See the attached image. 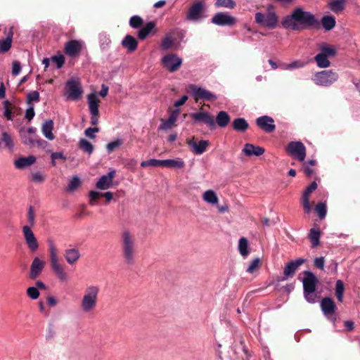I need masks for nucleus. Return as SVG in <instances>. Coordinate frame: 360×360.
<instances>
[{"label":"nucleus","mask_w":360,"mask_h":360,"mask_svg":"<svg viewBox=\"0 0 360 360\" xmlns=\"http://www.w3.org/2000/svg\"><path fill=\"white\" fill-rule=\"evenodd\" d=\"M281 25L285 29L292 31L320 28V21L316 16L301 7L295 8L290 14L284 16Z\"/></svg>","instance_id":"1"},{"label":"nucleus","mask_w":360,"mask_h":360,"mask_svg":"<svg viewBox=\"0 0 360 360\" xmlns=\"http://www.w3.org/2000/svg\"><path fill=\"white\" fill-rule=\"evenodd\" d=\"M302 279L303 285V294L304 299L309 303L314 304L316 302V286L319 283L316 275L311 271H304Z\"/></svg>","instance_id":"2"},{"label":"nucleus","mask_w":360,"mask_h":360,"mask_svg":"<svg viewBox=\"0 0 360 360\" xmlns=\"http://www.w3.org/2000/svg\"><path fill=\"white\" fill-rule=\"evenodd\" d=\"M122 252L124 262L129 265L134 263L136 255V240L132 233L124 230L121 234Z\"/></svg>","instance_id":"3"},{"label":"nucleus","mask_w":360,"mask_h":360,"mask_svg":"<svg viewBox=\"0 0 360 360\" xmlns=\"http://www.w3.org/2000/svg\"><path fill=\"white\" fill-rule=\"evenodd\" d=\"M99 292L100 288L96 285H89L86 287L80 302L84 312L89 313L96 309Z\"/></svg>","instance_id":"4"},{"label":"nucleus","mask_w":360,"mask_h":360,"mask_svg":"<svg viewBox=\"0 0 360 360\" xmlns=\"http://www.w3.org/2000/svg\"><path fill=\"white\" fill-rule=\"evenodd\" d=\"M337 53V48L327 43L323 42L319 45V53L314 56V60L320 68L330 67V58H333Z\"/></svg>","instance_id":"5"},{"label":"nucleus","mask_w":360,"mask_h":360,"mask_svg":"<svg viewBox=\"0 0 360 360\" xmlns=\"http://www.w3.org/2000/svg\"><path fill=\"white\" fill-rule=\"evenodd\" d=\"M255 21L259 25L270 30L275 29L278 24V17L272 6H269L266 13L257 12L255 15Z\"/></svg>","instance_id":"6"},{"label":"nucleus","mask_w":360,"mask_h":360,"mask_svg":"<svg viewBox=\"0 0 360 360\" xmlns=\"http://www.w3.org/2000/svg\"><path fill=\"white\" fill-rule=\"evenodd\" d=\"M49 248L50 252V262L51 266L58 277L62 282H66L68 280L67 273L65 271L63 267L58 262L56 247L52 241L49 243Z\"/></svg>","instance_id":"7"},{"label":"nucleus","mask_w":360,"mask_h":360,"mask_svg":"<svg viewBox=\"0 0 360 360\" xmlns=\"http://www.w3.org/2000/svg\"><path fill=\"white\" fill-rule=\"evenodd\" d=\"M339 78L337 72L332 70H326L314 73L311 80L319 86L328 87L334 84Z\"/></svg>","instance_id":"8"},{"label":"nucleus","mask_w":360,"mask_h":360,"mask_svg":"<svg viewBox=\"0 0 360 360\" xmlns=\"http://www.w3.org/2000/svg\"><path fill=\"white\" fill-rule=\"evenodd\" d=\"M83 94V90L79 83L74 79H70L65 83V91L64 96L66 100L77 101Z\"/></svg>","instance_id":"9"},{"label":"nucleus","mask_w":360,"mask_h":360,"mask_svg":"<svg viewBox=\"0 0 360 360\" xmlns=\"http://www.w3.org/2000/svg\"><path fill=\"white\" fill-rule=\"evenodd\" d=\"M320 306L323 315L329 321L335 323L336 321L335 313L337 310V306L333 299L328 297L323 298Z\"/></svg>","instance_id":"10"},{"label":"nucleus","mask_w":360,"mask_h":360,"mask_svg":"<svg viewBox=\"0 0 360 360\" xmlns=\"http://www.w3.org/2000/svg\"><path fill=\"white\" fill-rule=\"evenodd\" d=\"M287 153L298 161L302 162L306 157V148L301 141H291L288 144Z\"/></svg>","instance_id":"11"},{"label":"nucleus","mask_w":360,"mask_h":360,"mask_svg":"<svg viewBox=\"0 0 360 360\" xmlns=\"http://www.w3.org/2000/svg\"><path fill=\"white\" fill-rule=\"evenodd\" d=\"M162 63L164 67L171 72L176 71L182 64V58L176 54L169 53L162 58Z\"/></svg>","instance_id":"12"},{"label":"nucleus","mask_w":360,"mask_h":360,"mask_svg":"<svg viewBox=\"0 0 360 360\" xmlns=\"http://www.w3.org/2000/svg\"><path fill=\"white\" fill-rule=\"evenodd\" d=\"M191 95L195 99H202L204 101H212L217 99V96L211 91L195 85L190 86Z\"/></svg>","instance_id":"13"},{"label":"nucleus","mask_w":360,"mask_h":360,"mask_svg":"<svg viewBox=\"0 0 360 360\" xmlns=\"http://www.w3.org/2000/svg\"><path fill=\"white\" fill-rule=\"evenodd\" d=\"M306 262V259L298 258L295 260H291L285 265L283 269V276L281 281H284L294 276L298 268Z\"/></svg>","instance_id":"14"},{"label":"nucleus","mask_w":360,"mask_h":360,"mask_svg":"<svg viewBox=\"0 0 360 360\" xmlns=\"http://www.w3.org/2000/svg\"><path fill=\"white\" fill-rule=\"evenodd\" d=\"M84 46V42L82 40H70L64 47V51L66 55L70 57H76L82 51Z\"/></svg>","instance_id":"15"},{"label":"nucleus","mask_w":360,"mask_h":360,"mask_svg":"<svg viewBox=\"0 0 360 360\" xmlns=\"http://www.w3.org/2000/svg\"><path fill=\"white\" fill-rule=\"evenodd\" d=\"M191 116L194 122L205 124L211 129L215 128V120L208 112L199 111L192 113Z\"/></svg>","instance_id":"16"},{"label":"nucleus","mask_w":360,"mask_h":360,"mask_svg":"<svg viewBox=\"0 0 360 360\" xmlns=\"http://www.w3.org/2000/svg\"><path fill=\"white\" fill-rule=\"evenodd\" d=\"M212 23L218 26H232L236 20L234 17L226 13H217L211 19Z\"/></svg>","instance_id":"17"},{"label":"nucleus","mask_w":360,"mask_h":360,"mask_svg":"<svg viewBox=\"0 0 360 360\" xmlns=\"http://www.w3.org/2000/svg\"><path fill=\"white\" fill-rule=\"evenodd\" d=\"M22 233L30 250L31 252L37 251L39 248V243L31 227L27 225L24 226L22 227Z\"/></svg>","instance_id":"18"},{"label":"nucleus","mask_w":360,"mask_h":360,"mask_svg":"<svg viewBox=\"0 0 360 360\" xmlns=\"http://www.w3.org/2000/svg\"><path fill=\"white\" fill-rule=\"evenodd\" d=\"M203 6V4L200 1L194 2L187 12L186 20L193 22L199 21L202 17Z\"/></svg>","instance_id":"19"},{"label":"nucleus","mask_w":360,"mask_h":360,"mask_svg":"<svg viewBox=\"0 0 360 360\" xmlns=\"http://www.w3.org/2000/svg\"><path fill=\"white\" fill-rule=\"evenodd\" d=\"M256 124L260 129L267 133H271L276 129L274 119L268 115L258 117L256 120Z\"/></svg>","instance_id":"20"},{"label":"nucleus","mask_w":360,"mask_h":360,"mask_svg":"<svg viewBox=\"0 0 360 360\" xmlns=\"http://www.w3.org/2000/svg\"><path fill=\"white\" fill-rule=\"evenodd\" d=\"M44 266L45 262L44 260L37 257H34L30 265V278L31 279H36L39 277Z\"/></svg>","instance_id":"21"},{"label":"nucleus","mask_w":360,"mask_h":360,"mask_svg":"<svg viewBox=\"0 0 360 360\" xmlns=\"http://www.w3.org/2000/svg\"><path fill=\"white\" fill-rule=\"evenodd\" d=\"M115 175V170H110L107 174L103 175L96 183V188L101 190H106L110 188L112 179Z\"/></svg>","instance_id":"22"},{"label":"nucleus","mask_w":360,"mask_h":360,"mask_svg":"<svg viewBox=\"0 0 360 360\" xmlns=\"http://www.w3.org/2000/svg\"><path fill=\"white\" fill-rule=\"evenodd\" d=\"M187 143L191 148L193 153L195 155H201L206 150V148L209 145V141L207 140L196 141L193 139L188 140Z\"/></svg>","instance_id":"23"},{"label":"nucleus","mask_w":360,"mask_h":360,"mask_svg":"<svg viewBox=\"0 0 360 360\" xmlns=\"http://www.w3.org/2000/svg\"><path fill=\"white\" fill-rule=\"evenodd\" d=\"M179 111L180 110L178 108L172 110L167 120H162V124L160 125L159 129L166 131L172 129L175 125Z\"/></svg>","instance_id":"24"},{"label":"nucleus","mask_w":360,"mask_h":360,"mask_svg":"<svg viewBox=\"0 0 360 360\" xmlns=\"http://www.w3.org/2000/svg\"><path fill=\"white\" fill-rule=\"evenodd\" d=\"M98 99L96 93L92 92L87 96V103L91 115H98Z\"/></svg>","instance_id":"25"},{"label":"nucleus","mask_w":360,"mask_h":360,"mask_svg":"<svg viewBox=\"0 0 360 360\" xmlns=\"http://www.w3.org/2000/svg\"><path fill=\"white\" fill-rule=\"evenodd\" d=\"M265 150L260 146H255L251 143H245L243 149V152L246 156L250 157L252 155L260 156L264 154Z\"/></svg>","instance_id":"26"},{"label":"nucleus","mask_w":360,"mask_h":360,"mask_svg":"<svg viewBox=\"0 0 360 360\" xmlns=\"http://www.w3.org/2000/svg\"><path fill=\"white\" fill-rule=\"evenodd\" d=\"M35 161L36 158L33 155L22 157L15 160L14 165L17 169H23L33 165Z\"/></svg>","instance_id":"27"},{"label":"nucleus","mask_w":360,"mask_h":360,"mask_svg":"<svg viewBox=\"0 0 360 360\" xmlns=\"http://www.w3.org/2000/svg\"><path fill=\"white\" fill-rule=\"evenodd\" d=\"M80 256L81 255L77 248H68L64 252V257L70 265L74 264L79 259Z\"/></svg>","instance_id":"28"},{"label":"nucleus","mask_w":360,"mask_h":360,"mask_svg":"<svg viewBox=\"0 0 360 360\" xmlns=\"http://www.w3.org/2000/svg\"><path fill=\"white\" fill-rule=\"evenodd\" d=\"M13 37V27H11L7 32L6 38L0 41V53H6L10 50L11 47Z\"/></svg>","instance_id":"29"},{"label":"nucleus","mask_w":360,"mask_h":360,"mask_svg":"<svg viewBox=\"0 0 360 360\" xmlns=\"http://www.w3.org/2000/svg\"><path fill=\"white\" fill-rule=\"evenodd\" d=\"M53 122L52 120H46L44 122L41 127L43 135L49 140L52 141L55 139L53 134Z\"/></svg>","instance_id":"30"},{"label":"nucleus","mask_w":360,"mask_h":360,"mask_svg":"<svg viewBox=\"0 0 360 360\" xmlns=\"http://www.w3.org/2000/svg\"><path fill=\"white\" fill-rule=\"evenodd\" d=\"M121 44L129 52H134L137 49L138 45L136 39L129 34L124 37Z\"/></svg>","instance_id":"31"},{"label":"nucleus","mask_w":360,"mask_h":360,"mask_svg":"<svg viewBox=\"0 0 360 360\" xmlns=\"http://www.w3.org/2000/svg\"><path fill=\"white\" fill-rule=\"evenodd\" d=\"M162 167L174 169H181L184 167L185 163L181 158L162 160Z\"/></svg>","instance_id":"32"},{"label":"nucleus","mask_w":360,"mask_h":360,"mask_svg":"<svg viewBox=\"0 0 360 360\" xmlns=\"http://www.w3.org/2000/svg\"><path fill=\"white\" fill-rule=\"evenodd\" d=\"M99 45L103 52L108 51L111 44L110 35L106 32H101L98 36Z\"/></svg>","instance_id":"33"},{"label":"nucleus","mask_w":360,"mask_h":360,"mask_svg":"<svg viewBox=\"0 0 360 360\" xmlns=\"http://www.w3.org/2000/svg\"><path fill=\"white\" fill-rule=\"evenodd\" d=\"M335 24V18L332 15H324L320 21V25H321L326 31H330L333 29Z\"/></svg>","instance_id":"34"},{"label":"nucleus","mask_w":360,"mask_h":360,"mask_svg":"<svg viewBox=\"0 0 360 360\" xmlns=\"http://www.w3.org/2000/svg\"><path fill=\"white\" fill-rule=\"evenodd\" d=\"M249 127V124L243 117H238L233 121V128L234 130L239 132L245 131Z\"/></svg>","instance_id":"35"},{"label":"nucleus","mask_w":360,"mask_h":360,"mask_svg":"<svg viewBox=\"0 0 360 360\" xmlns=\"http://www.w3.org/2000/svg\"><path fill=\"white\" fill-rule=\"evenodd\" d=\"M345 0H331L328 3V8L335 13L342 11L345 8Z\"/></svg>","instance_id":"36"},{"label":"nucleus","mask_w":360,"mask_h":360,"mask_svg":"<svg viewBox=\"0 0 360 360\" xmlns=\"http://www.w3.org/2000/svg\"><path fill=\"white\" fill-rule=\"evenodd\" d=\"M230 116L226 111H219L216 117V121L217 124L220 127H226L230 122Z\"/></svg>","instance_id":"37"},{"label":"nucleus","mask_w":360,"mask_h":360,"mask_svg":"<svg viewBox=\"0 0 360 360\" xmlns=\"http://www.w3.org/2000/svg\"><path fill=\"white\" fill-rule=\"evenodd\" d=\"M1 143H3L4 147L9 150H12L14 148L13 140L11 134L6 131L1 132Z\"/></svg>","instance_id":"38"},{"label":"nucleus","mask_w":360,"mask_h":360,"mask_svg":"<svg viewBox=\"0 0 360 360\" xmlns=\"http://www.w3.org/2000/svg\"><path fill=\"white\" fill-rule=\"evenodd\" d=\"M321 232L319 229L311 228L309 233V238L312 248H316L320 243Z\"/></svg>","instance_id":"39"},{"label":"nucleus","mask_w":360,"mask_h":360,"mask_svg":"<svg viewBox=\"0 0 360 360\" xmlns=\"http://www.w3.org/2000/svg\"><path fill=\"white\" fill-rule=\"evenodd\" d=\"M202 200L212 205H216L219 201L216 193L212 190L206 191L202 195Z\"/></svg>","instance_id":"40"},{"label":"nucleus","mask_w":360,"mask_h":360,"mask_svg":"<svg viewBox=\"0 0 360 360\" xmlns=\"http://www.w3.org/2000/svg\"><path fill=\"white\" fill-rule=\"evenodd\" d=\"M155 27V24L153 22H148L143 27L140 29L138 32V37L141 39H145L153 29Z\"/></svg>","instance_id":"41"},{"label":"nucleus","mask_w":360,"mask_h":360,"mask_svg":"<svg viewBox=\"0 0 360 360\" xmlns=\"http://www.w3.org/2000/svg\"><path fill=\"white\" fill-rule=\"evenodd\" d=\"M238 250L243 257H246L249 255L248 241L245 238L243 237L239 240Z\"/></svg>","instance_id":"42"},{"label":"nucleus","mask_w":360,"mask_h":360,"mask_svg":"<svg viewBox=\"0 0 360 360\" xmlns=\"http://www.w3.org/2000/svg\"><path fill=\"white\" fill-rule=\"evenodd\" d=\"M79 147L84 152L91 155L94 151V146L85 139H81L79 142Z\"/></svg>","instance_id":"43"},{"label":"nucleus","mask_w":360,"mask_h":360,"mask_svg":"<svg viewBox=\"0 0 360 360\" xmlns=\"http://www.w3.org/2000/svg\"><path fill=\"white\" fill-rule=\"evenodd\" d=\"M345 292L344 283L341 280H338L335 283V295L339 302H342Z\"/></svg>","instance_id":"44"},{"label":"nucleus","mask_w":360,"mask_h":360,"mask_svg":"<svg viewBox=\"0 0 360 360\" xmlns=\"http://www.w3.org/2000/svg\"><path fill=\"white\" fill-rule=\"evenodd\" d=\"M214 5L216 7H224L233 9L236 6V2L233 0H216Z\"/></svg>","instance_id":"45"},{"label":"nucleus","mask_w":360,"mask_h":360,"mask_svg":"<svg viewBox=\"0 0 360 360\" xmlns=\"http://www.w3.org/2000/svg\"><path fill=\"white\" fill-rule=\"evenodd\" d=\"M80 185H81V180H80L79 177H78L77 176H74L72 177V179H71V181L69 182V184L66 188V191H70V192L74 191L77 188H79L80 186Z\"/></svg>","instance_id":"46"},{"label":"nucleus","mask_w":360,"mask_h":360,"mask_svg":"<svg viewBox=\"0 0 360 360\" xmlns=\"http://www.w3.org/2000/svg\"><path fill=\"white\" fill-rule=\"evenodd\" d=\"M315 210L321 219H324L327 214L326 204L322 202H318L315 207Z\"/></svg>","instance_id":"47"},{"label":"nucleus","mask_w":360,"mask_h":360,"mask_svg":"<svg viewBox=\"0 0 360 360\" xmlns=\"http://www.w3.org/2000/svg\"><path fill=\"white\" fill-rule=\"evenodd\" d=\"M37 135L33 136H27L25 133L21 132V137L23 141V143L30 147H33L35 146V141Z\"/></svg>","instance_id":"48"},{"label":"nucleus","mask_w":360,"mask_h":360,"mask_svg":"<svg viewBox=\"0 0 360 360\" xmlns=\"http://www.w3.org/2000/svg\"><path fill=\"white\" fill-rule=\"evenodd\" d=\"M304 63L301 60H295L290 64H286L283 66V70H290L293 69L302 68L304 66Z\"/></svg>","instance_id":"49"},{"label":"nucleus","mask_w":360,"mask_h":360,"mask_svg":"<svg viewBox=\"0 0 360 360\" xmlns=\"http://www.w3.org/2000/svg\"><path fill=\"white\" fill-rule=\"evenodd\" d=\"M317 188V184L316 181H312L304 191L302 198L309 199L310 194Z\"/></svg>","instance_id":"50"},{"label":"nucleus","mask_w":360,"mask_h":360,"mask_svg":"<svg viewBox=\"0 0 360 360\" xmlns=\"http://www.w3.org/2000/svg\"><path fill=\"white\" fill-rule=\"evenodd\" d=\"M143 24V19L139 15H134L129 20V25L132 28H139Z\"/></svg>","instance_id":"51"},{"label":"nucleus","mask_w":360,"mask_h":360,"mask_svg":"<svg viewBox=\"0 0 360 360\" xmlns=\"http://www.w3.org/2000/svg\"><path fill=\"white\" fill-rule=\"evenodd\" d=\"M122 144L121 139H116L115 141H111L106 145V149L109 153H112L115 149L119 148Z\"/></svg>","instance_id":"52"},{"label":"nucleus","mask_w":360,"mask_h":360,"mask_svg":"<svg viewBox=\"0 0 360 360\" xmlns=\"http://www.w3.org/2000/svg\"><path fill=\"white\" fill-rule=\"evenodd\" d=\"M174 41L170 37H165L161 43V49L163 51H167L172 47Z\"/></svg>","instance_id":"53"},{"label":"nucleus","mask_w":360,"mask_h":360,"mask_svg":"<svg viewBox=\"0 0 360 360\" xmlns=\"http://www.w3.org/2000/svg\"><path fill=\"white\" fill-rule=\"evenodd\" d=\"M27 294L32 300H37L39 296V291L37 287H29L27 289Z\"/></svg>","instance_id":"54"},{"label":"nucleus","mask_w":360,"mask_h":360,"mask_svg":"<svg viewBox=\"0 0 360 360\" xmlns=\"http://www.w3.org/2000/svg\"><path fill=\"white\" fill-rule=\"evenodd\" d=\"M52 60L53 63H55L56 64V67L58 69H60V68H62V66L63 65V64L65 63V58H64L63 56H62V55L53 56Z\"/></svg>","instance_id":"55"},{"label":"nucleus","mask_w":360,"mask_h":360,"mask_svg":"<svg viewBox=\"0 0 360 360\" xmlns=\"http://www.w3.org/2000/svg\"><path fill=\"white\" fill-rule=\"evenodd\" d=\"M99 131L98 127H89L84 131V134L89 139H94L96 136L95 133Z\"/></svg>","instance_id":"56"},{"label":"nucleus","mask_w":360,"mask_h":360,"mask_svg":"<svg viewBox=\"0 0 360 360\" xmlns=\"http://www.w3.org/2000/svg\"><path fill=\"white\" fill-rule=\"evenodd\" d=\"M27 101L29 103L32 102V101L38 102L39 101V93L37 91H33L30 92L27 94Z\"/></svg>","instance_id":"57"},{"label":"nucleus","mask_w":360,"mask_h":360,"mask_svg":"<svg viewBox=\"0 0 360 360\" xmlns=\"http://www.w3.org/2000/svg\"><path fill=\"white\" fill-rule=\"evenodd\" d=\"M259 259L255 258L254 259L252 262L250 263V266L247 269V271L248 273H252L255 270H256L259 267Z\"/></svg>","instance_id":"58"},{"label":"nucleus","mask_w":360,"mask_h":360,"mask_svg":"<svg viewBox=\"0 0 360 360\" xmlns=\"http://www.w3.org/2000/svg\"><path fill=\"white\" fill-rule=\"evenodd\" d=\"M27 219L30 226H33L34 225V211L32 206L28 209Z\"/></svg>","instance_id":"59"},{"label":"nucleus","mask_w":360,"mask_h":360,"mask_svg":"<svg viewBox=\"0 0 360 360\" xmlns=\"http://www.w3.org/2000/svg\"><path fill=\"white\" fill-rule=\"evenodd\" d=\"M22 70L21 65L18 61H14L12 64V74L17 76L20 74Z\"/></svg>","instance_id":"60"},{"label":"nucleus","mask_w":360,"mask_h":360,"mask_svg":"<svg viewBox=\"0 0 360 360\" xmlns=\"http://www.w3.org/2000/svg\"><path fill=\"white\" fill-rule=\"evenodd\" d=\"M314 265L318 269H319L321 270H323L324 269V266H325V259H324V257H316L314 259Z\"/></svg>","instance_id":"61"},{"label":"nucleus","mask_w":360,"mask_h":360,"mask_svg":"<svg viewBox=\"0 0 360 360\" xmlns=\"http://www.w3.org/2000/svg\"><path fill=\"white\" fill-rule=\"evenodd\" d=\"M44 180V176L40 172H34L32 174V181L35 183H41Z\"/></svg>","instance_id":"62"},{"label":"nucleus","mask_w":360,"mask_h":360,"mask_svg":"<svg viewBox=\"0 0 360 360\" xmlns=\"http://www.w3.org/2000/svg\"><path fill=\"white\" fill-rule=\"evenodd\" d=\"M101 196V194L98 191H91L89 192V198H90V200H89V204L91 205H95V202L94 201Z\"/></svg>","instance_id":"63"},{"label":"nucleus","mask_w":360,"mask_h":360,"mask_svg":"<svg viewBox=\"0 0 360 360\" xmlns=\"http://www.w3.org/2000/svg\"><path fill=\"white\" fill-rule=\"evenodd\" d=\"M34 110L32 106L29 107L25 112V118L27 119L29 121L33 119L34 117Z\"/></svg>","instance_id":"64"}]
</instances>
